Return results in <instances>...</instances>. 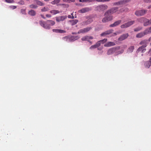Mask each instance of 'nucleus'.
<instances>
[{
    "label": "nucleus",
    "mask_w": 151,
    "mask_h": 151,
    "mask_svg": "<svg viewBox=\"0 0 151 151\" xmlns=\"http://www.w3.org/2000/svg\"><path fill=\"white\" fill-rule=\"evenodd\" d=\"M120 48V46L111 48L108 50L107 54L108 55H111L114 54V55L116 56L124 52V50L123 49L119 50Z\"/></svg>",
    "instance_id": "obj_1"
},
{
    "label": "nucleus",
    "mask_w": 151,
    "mask_h": 151,
    "mask_svg": "<svg viewBox=\"0 0 151 151\" xmlns=\"http://www.w3.org/2000/svg\"><path fill=\"white\" fill-rule=\"evenodd\" d=\"M107 11L104 14V17L102 20L103 23L109 21H111L113 19V16L110 14L109 13L106 14Z\"/></svg>",
    "instance_id": "obj_2"
},
{
    "label": "nucleus",
    "mask_w": 151,
    "mask_h": 151,
    "mask_svg": "<svg viewBox=\"0 0 151 151\" xmlns=\"http://www.w3.org/2000/svg\"><path fill=\"white\" fill-rule=\"evenodd\" d=\"M108 8V6L106 4L99 5L95 7V10L99 12H103Z\"/></svg>",
    "instance_id": "obj_3"
},
{
    "label": "nucleus",
    "mask_w": 151,
    "mask_h": 151,
    "mask_svg": "<svg viewBox=\"0 0 151 151\" xmlns=\"http://www.w3.org/2000/svg\"><path fill=\"white\" fill-rule=\"evenodd\" d=\"M137 20L138 22L143 23L144 26H147L149 25V19L146 18L141 17L138 18Z\"/></svg>",
    "instance_id": "obj_4"
},
{
    "label": "nucleus",
    "mask_w": 151,
    "mask_h": 151,
    "mask_svg": "<svg viewBox=\"0 0 151 151\" xmlns=\"http://www.w3.org/2000/svg\"><path fill=\"white\" fill-rule=\"evenodd\" d=\"M114 30L113 29H111L109 30H108L102 33L101 34V36H105L107 35H109L111 34L110 36L111 37L114 36L116 35L117 34L116 33H112Z\"/></svg>",
    "instance_id": "obj_5"
},
{
    "label": "nucleus",
    "mask_w": 151,
    "mask_h": 151,
    "mask_svg": "<svg viewBox=\"0 0 151 151\" xmlns=\"http://www.w3.org/2000/svg\"><path fill=\"white\" fill-rule=\"evenodd\" d=\"M135 22V21H129L127 23H125L121 26V28L122 29L126 28L129 27L130 26L133 24Z\"/></svg>",
    "instance_id": "obj_6"
},
{
    "label": "nucleus",
    "mask_w": 151,
    "mask_h": 151,
    "mask_svg": "<svg viewBox=\"0 0 151 151\" xmlns=\"http://www.w3.org/2000/svg\"><path fill=\"white\" fill-rule=\"evenodd\" d=\"M39 23L41 26L46 29H49L50 28V25H49L48 23L47 24V21L45 22L44 21H40L39 22Z\"/></svg>",
    "instance_id": "obj_7"
},
{
    "label": "nucleus",
    "mask_w": 151,
    "mask_h": 151,
    "mask_svg": "<svg viewBox=\"0 0 151 151\" xmlns=\"http://www.w3.org/2000/svg\"><path fill=\"white\" fill-rule=\"evenodd\" d=\"M91 29H92V27H86L79 30L78 32V34L81 33H84L87 32Z\"/></svg>",
    "instance_id": "obj_8"
},
{
    "label": "nucleus",
    "mask_w": 151,
    "mask_h": 151,
    "mask_svg": "<svg viewBox=\"0 0 151 151\" xmlns=\"http://www.w3.org/2000/svg\"><path fill=\"white\" fill-rule=\"evenodd\" d=\"M147 10H141L136 11L135 14L137 16H142L146 13Z\"/></svg>",
    "instance_id": "obj_9"
},
{
    "label": "nucleus",
    "mask_w": 151,
    "mask_h": 151,
    "mask_svg": "<svg viewBox=\"0 0 151 151\" xmlns=\"http://www.w3.org/2000/svg\"><path fill=\"white\" fill-rule=\"evenodd\" d=\"M93 38V37L92 36L86 35L82 37L81 38V40L83 41H87L88 42H91L90 40H92Z\"/></svg>",
    "instance_id": "obj_10"
},
{
    "label": "nucleus",
    "mask_w": 151,
    "mask_h": 151,
    "mask_svg": "<svg viewBox=\"0 0 151 151\" xmlns=\"http://www.w3.org/2000/svg\"><path fill=\"white\" fill-rule=\"evenodd\" d=\"M118 9V8L117 7H114L111 8V9L108 10L107 11V13L106 14H107V13H109L110 14H112L113 13L116 12L117 10Z\"/></svg>",
    "instance_id": "obj_11"
},
{
    "label": "nucleus",
    "mask_w": 151,
    "mask_h": 151,
    "mask_svg": "<svg viewBox=\"0 0 151 151\" xmlns=\"http://www.w3.org/2000/svg\"><path fill=\"white\" fill-rule=\"evenodd\" d=\"M92 10L91 7H86L83 8L82 9L78 11V12L80 13H83L85 12H88Z\"/></svg>",
    "instance_id": "obj_12"
},
{
    "label": "nucleus",
    "mask_w": 151,
    "mask_h": 151,
    "mask_svg": "<svg viewBox=\"0 0 151 151\" xmlns=\"http://www.w3.org/2000/svg\"><path fill=\"white\" fill-rule=\"evenodd\" d=\"M67 18L66 16H60L55 17L56 21L58 22L63 21Z\"/></svg>",
    "instance_id": "obj_13"
},
{
    "label": "nucleus",
    "mask_w": 151,
    "mask_h": 151,
    "mask_svg": "<svg viewBox=\"0 0 151 151\" xmlns=\"http://www.w3.org/2000/svg\"><path fill=\"white\" fill-rule=\"evenodd\" d=\"M128 36L129 35L128 33L124 34L119 37L118 38V40L119 41H123L126 39L128 37Z\"/></svg>",
    "instance_id": "obj_14"
},
{
    "label": "nucleus",
    "mask_w": 151,
    "mask_h": 151,
    "mask_svg": "<svg viewBox=\"0 0 151 151\" xmlns=\"http://www.w3.org/2000/svg\"><path fill=\"white\" fill-rule=\"evenodd\" d=\"M121 22L122 21L121 20H119L116 21L113 24H110L109 25V27H114L116 26L119 25L121 23Z\"/></svg>",
    "instance_id": "obj_15"
},
{
    "label": "nucleus",
    "mask_w": 151,
    "mask_h": 151,
    "mask_svg": "<svg viewBox=\"0 0 151 151\" xmlns=\"http://www.w3.org/2000/svg\"><path fill=\"white\" fill-rule=\"evenodd\" d=\"M116 44L114 42H108L104 45V46L105 47H109L114 46Z\"/></svg>",
    "instance_id": "obj_16"
},
{
    "label": "nucleus",
    "mask_w": 151,
    "mask_h": 151,
    "mask_svg": "<svg viewBox=\"0 0 151 151\" xmlns=\"http://www.w3.org/2000/svg\"><path fill=\"white\" fill-rule=\"evenodd\" d=\"M145 47L142 46L139 47L137 50V52L138 53L139 52L141 51L142 53H144L146 50V49L145 48Z\"/></svg>",
    "instance_id": "obj_17"
},
{
    "label": "nucleus",
    "mask_w": 151,
    "mask_h": 151,
    "mask_svg": "<svg viewBox=\"0 0 151 151\" xmlns=\"http://www.w3.org/2000/svg\"><path fill=\"white\" fill-rule=\"evenodd\" d=\"M93 21L92 19H89L86 21L83 22L81 24L82 25H85L89 24L91 23Z\"/></svg>",
    "instance_id": "obj_18"
},
{
    "label": "nucleus",
    "mask_w": 151,
    "mask_h": 151,
    "mask_svg": "<svg viewBox=\"0 0 151 151\" xmlns=\"http://www.w3.org/2000/svg\"><path fill=\"white\" fill-rule=\"evenodd\" d=\"M69 40L70 42H72L76 40L79 38V37L78 36H69Z\"/></svg>",
    "instance_id": "obj_19"
},
{
    "label": "nucleus",
    "mask_w": 151,
    "mask_h": 151,
    "mask_svg": "<svg viewBox=\"0 0 151 151\" xmlns=\"http://www.w3.org/2000/svg\"><path fill=\"white\" fill-rule=\"evenodd\" d=\"M147 40H144L141 41L139 43V45H142L143 47H146L147 46Z\"/></svg>",
    "instance_id": "obj_20"
},
{
    "label": "nucleus",
    "mask_w": 151,
    "mask_h": 151,
    "mask_svg": "<svg viewBox=\"0 0 151 151\" xmlns=\"http://www.w3.org/2000/svg\"><path fill=\"white\" fill-rule=\"evenodd\" d=\"M144 32L145 35L151 33V26L149 28L146 29Z\"/></svg>",
    "instance_id": "obj_21"
},
{
    "label": "nucleus",
    "mask_w": 151,
    "mask_h": 151,
    "mask_svg": "<svg viewBox=\"0 0 151 151\" xmlns=\"http://www.w3.org/2000/svg\"><path fill=\"white\" fill-rule=\"evenodd\" d=\"M52 31L53 32L57 33H65L66 32L65 30L60 29H53Z\"/></svg>",
    "instance_id": "obj_22"
},
{
    "label": "nucleus",
    "mask_w": 151,
    "mask_h": 151,
    "mask_svg": "<svg viewBox=\"0 0 151 151\" xmlns=\"http://www.w3.org/2000/svg\"><path fill=\"white\" fill-rule=\"evenodd\" d=\"M145 35L144 33V31L143 32H141L139 33H138L136 35V37L137 38H141Z\"/></svg>",
    "instance_id": "obj_23"
},
{
    "label": "nucleus",
    "mask_w": 151,
    "mask_h": 151,
    "mask_svg": "<svg viewBox=\"0 0 151 151\" xmlns=\"http://www.w3.org/2000/svg\"><path fill=\"white\" fill-rule=\"evenodd\" d=\"M78 22V20L77 19L70 20L69 22L71 25H73L76 24Z\"/></svg>",
    "instance_id": "obj_24"
},
{
    "label": "nucleus",
    "mask_w": 151,
    "mask_h": 151,
    "mask_svg": "<svg viewBox=\"0 0 151 151\" xmlns=\"http://www.w3.org/2000/svg\"><path fill=\"white\" fill-rule=\"evenodd\" d=\"M50 13L52 15H55L59 13L60 12L59 11L56 10H52L50 11Z\"/></svg>",
    "instance_id": "obj_25"
},
{
    "label": "nucleus",
    "mask_w": 151,
    "mask_h": 151,
    "mask_svg": "<svg viewBox=\"0 0 151 151\" xmlns=\"http://www.w3.org/2000/svg\"><path fill=\"white\" fill-rule=\"evenodd\" d=\"M34 2L35 4L40 6H44V3L38 0H35Z\"/></svg>",
    "instance_id": "obj_26"
},
{
    "label": "nucleus",
    "mask_w": 151,
    "mask_h": 151,
    "mask_svg": "<svg viewBox=\"0 0 151 151\" xmlns=\"http://www.w3.org/2000/svg\"><path fill=\"white\" fill-rule=\"evenodd\" d=\"M28 13L29 15L32 16H34L36 14V12L32 10H31L29 11Z\"/></svg>",
    "instance_id": "obj_27"
},
{
    "label": "nucleus",
    "mask_w": 151,
    "mask_h": 151,
    "mask_svg": "<svg viewBox=\"0 0 151 151\" xmlns=\"http://www.w3.org/2000/svg\"><path fill=\"white\" fill-rule=\"evenodd\" d=\"M145 65L146 68H149L151 66V62L150 61H147L145 63Z\"/></svg>",
    "instance_id": "obj_28"
},
{
    "label": "nucleus",
    "mask_w": 151,
    "mask_h": 151,
    "mask_svg": "<svg viewBox=\"0 0 151 151\" xmlns=\"http://www.w3.org/2000/svg\"><path fill=\"white\" fill-rule=\"evenodd\" d=\"M47 24L48 23V24L50 25V26H53L55 24V22L54 21L51 20H47Z\"/></svg>",
    "instance_id": "obj_29"
},
{
    "label": "nucleus",
    "mask_w": 151,
    "mask_h": 151,
    "mask_svg": "<svg viewBox=\"0 0 151 151\" xmlns=\"http://www.w3.org/2000/svg\"><path fill=\"white\" fill-rule=\"evenodd\" d=\"M62 39L64 41L68 42H70L69 36H66L63 37L62 38Z\"/></svg>",
    "instance_id": "obj_30"
},
{
    "label": "nucleus",
    "mask_w": 151,
    "mask_h": 151,
    "mask_svg": "<svg viewBox=\"0 0 151 151\" xmlns=\"http://www.w3.org/2000/svg\"><path fill=\"white\" fill-rule=\"evenodd\" d=\"M96 0H79L80 2H90L95 1Z\"/></svg>",
    "instance_id": "obj_31"
},
{
    "label": "nucleus",
    "mask_w": 151,
    "mask_h": 151,
    "mask_svg": "<svg viewBox=\"0 0 151 151\" xmlns=\"http://www.w3.org/2000/svg\"><path fill=\"white\" fill-rule=\"evenodd\" d=\"M60 0H54L51 2V3L52 4H57L59 3Z\"/></svg>",
    "instance_id": "obj_32"
},
{
    "label": "nucleus",
    "mask_w": 151,
    "mask_h": 151,
    "mask_svg": "<svg viewBox=\"0 0 151 151\" xmlns=\"http://www.w3.org/2000/svg\"><path fill=\"white\" fill-rule=\"evenodd\" d=\"M134 49V46H131L128 49V51L130 52H132Z\"/></svg>",
    "instance_id": "obj_33"
},
{
    "label": "nucleus",
    "mask_w": 151,
    "mask_h": 151,
    "mask_svg": "<svg viewBox=\"0 0 151 151\" xmlns=\"http://www.w3.org/2000/svg\"><path fill=\"white\" fill-rule=\"evenodd\" d=\"M142 29V27H138L134 29V31L135 32H138L141 30Z\"/></svg>",
    "instance_id": "obj_34"
},
{
    "label": "nucleus",
    "mask_w": 151,
    "mask_h": 151,
    "mask_svg": "<svg viewBox=\"0 0 151 151\" xmlns=\"http://www.w3.org/2000/svg\"><path fill=\"white\" fill-rule=\"evenodd\" d=\"M107 39H103L102 40H99V41L100 42L101 44H103L105 43L106 42H107Z\"/></svg>",
    "instance_id": "obj_35"
},
{
    "label": "nucleus",
    "mask_w": 151,
    "mask_h": 151,
    "mask_svg": "<svg viewBox=\"0 0 151 151\" xmlns=\"http://www.w3.org/2000/svg\"><path fill=\"white\" fill-rule=\"evenodd\" d=\"M29 7L31 8L32 9H36L38 7L37 5L33 4L30 5L29 6Z\"/></svg>",
    "instance_id": "obj_36"
},
{
    "label": "nucleus",
    "mask_w": 151,
    "mask_h": 151,
    "mask_svg": "<svg viewBox=\"0 0 151 151\" xmlns=\"http://www.w3.org/2000/svg\"><path fill=\"white\" fill-rule=\"evenodd\" d=\"M20 1L18 2L17 4L20 5H23L24 4V0H19Z\"/></svg>",
    "instance_id": "obj_37"
},
{
    "label": "nucleus",
    "mask_w": 151,
    "mask_h": 151,
    "mask_svg": "<svg viewBox=\"0 0 151 151\" xmlns=\"http://www.w3.org/2000/svg\"><path fill=\"white\" fill-rule=\"evenodd\" d=\"M49 10V9L47 7H44L41 9V10L42 12H44L48 11Z\"/></svg>",
    "instance_id": "obj_38"
},
{
    "label": "nucleus",
    "mask_w": 151,
    "mask_h": 151,
    "mask_svg": "<svg viewBox=\"0 0 151 151\" xmlns=\"http://www.w3.org/2000/svg\"><path fill=\"white\" fill-rule=\"evenodd\" d=\"M64 2L70 3L71 2H74L75 1V0H63Z\"/></svg>",
    "instance_id": "obj_39"
},
{
    "label": "nucleus",
    "mask_w": 151,
    "mask_h": 151,
    "mask_svg": "<svg viewBox=\"0 0 151 151\" xmlns=\"http://www.w3.org/2000/svg\"><path fill=\"white\" fill-rule=\"evenodd\" d=\"M5 1L7 3H12L14 2V0H5Z\"/></svg>",
    "instance_id": "obj_40"
},
{
    "label": "nucleus",
    "mask_w": 151,
    "mask_h": 151,
    "mask_svg": "<svg viewBox=\"0 0 151 151\" xmlns=\"http://www.w3.org/2000/svg\"><path fill=\"white\" fill-rule=\"evenodd\" d=\"M110 0H96L95 1L98 2H108Z\"/></svg>",
    "instance_id": "obj_41"
},
{
    "label": "nucleus",
    "mask_w": 151,
    "mask_h": 151,
    "mask_svg": "<svg viewBox=\"0 0 151 151\" xmlns=\"http://www.w3.org/2000/svg\"><path fill=\"white\" fill-rule=\"evenodd\" d=\"M128 10H129V9L128 8H124L123 9H121L120 11L121 12H125L127 11Z\"/></svg>",
    "instance_id": "obj_42"
},
{
    "label": "nucleus",
    "mask_w": 151,
    "mask_h": 151,
    "mask_svg": "<svg viewBox=\"0 0 151 151\" xmlns=\"http://www.w3.org/2000/svg\"><path fill=\"white\" fill-rule=\"evenodd\" d=\"M21 13L23 14H26V11L25 9H22L21 10Z\"/></svg>",
    "instance_id": "obj_43"
},
{
    "label": "nucleus",
    "mask_w": 151,
    "mask_h": 151,
    "mask_svg": "<svg viewBox=\"0 0 151 151\" xmlns=\"http://www.w3.org/2000/svg\"><path fill=\"white\" fill-rule=\"evenodd\" d=\"M96 48H97V47H96V45L95 44L94 45H92L89 48H90V49L92 50V49H93Z\"/></svg>",
    "instance_id": "obj_44"
},
{
    "label": "nucleus",
    "mask_w": 151,
    "mask_h": 151,
    "mask_svg": "<svg viewBox=\"0 0 151 151\" xmlns=\"http://www.w3.org/2000/svg\"><path fill=\"white\" fill-rule=\"evenodd\" d=\"M96 45L97 47H98L101 45V44L100 42L99 41L96 43Z\"/></svg>",
    "instance_id": "obj_45"
},
{
    "label": "nucleus",
    "mask_w": 151,
    "mask_h": 151,
    "mask_svg": "<svg viewBox=\"0 0 151 151\" xmlns=\"http://www.w3.org/2000/svg\"><path fill=\"white\" fill-rule=\"evenodd\" d=\"M10 9H16L17 8V6H11L9 7Z\"/></svg>",
    "instance_id": "obj_46"
},
{
    "label": "nucleus",
    "mask_w": 151,
    "mask_h": 151,
    "mask_svg": "<svg viewBox=\"0 0 151 151\" xmlns=\"http://www.w3.org/2000/svg\"><path fill=\"white\" fill-rule=\"evenodd\" d=\"M121 3H122V2H118V3H115L114 4V5H119V4H121Z\"/></svg>",
    "instance_id": "obj_47"
},
{
    "label": "nucleus",
    "mask_w": 151,
    "mask_h": 151,
    "mask_svg": "<svg viewBox=\"0 0 151 151\" xmlns=\"http://www.w3.org/2000/svg\"><path fill=\"white\" fill-rule=\"evenodd\" d=\"M127 47V46L126 45H124L122 46V48H126Z\"/></svg>",
    "instance_id": "obj_48"
},
{
    "label": "nucleus",
    "mask_w": 151,
    "mask_h": 151,
    "mask_svg": "<svg viewBox=\"0 0 151 151\" xmlns=\"http://www.w3.org/2000/svg\"><path fill=\"white\" fill-rule=\"evenodd\" d=\"M46 16L47 17H51V15L49 14H47L46 15Z\"/></svg>",
    "instance_id": "obj_49"
},
{
    "label": "nucleus",
    "mask_w": 151,
    "mask_h": 151,
    "mask_svg": "<svg viewBox=\"0 0 151 151\" xmlns=\"http://www.w3.org/2000/svg\"><path fill=\"white\" fill-rule=\"evenodd\" d=\"M148 41L150 42V46H151V37L149 38Z\"/></svg>",
    "instance_id": "obj_50"
},
{
    "label": "nucleus",
    "mask_w": 151,
    "mask_h": 151,
    "mask_svg": "<svg viewBox=\"0 0 151 151\" xmlns=\"http://www.w3.org/2000/svg\"><path fill=\"white\" fill-rule=\"evenodd\" d=\"M148 54H149L150 55H151V48L150 49L148 52Z\"/></svg>",
    "instance_id": "obj_51"
},
{
    "label": "nucleus",
    "mask_w": 151,
    "mask_h": 151,
    "mask_svg": "<svg viewBox=\"0 0 151 151\" xmlns=\"http://www.w3.org/2000/svg\"><path fill=\"white\" fill-rule=\"evenodd\" d=\"M62 5H65V6H66V7H68V4H62Z\"/></svg>",
    "instance_id": "obj_52"
},
{
    "label": "nucleus",
    "mask_w": 151,
    "mask_h": 151,
    "mask_svg": "<svg viewBox=\"0 0 151 151\" xmlns=\"http://www.w3.org/2000/svg\"><path fill=\"white\" fill-rule=\"evenodd\" d=\"M145 1L147 2H151V0H145Z\"/></svg>",
    "instance_id": "obj_53"
},
{
    "label": "nucleus",
    "mask_w": 151,
    "mask_h": 151,
    "mask_svg": "<svg viewBox=\"0 0 151 151\" xmlns=\"http://www.w3.org/2000/svg\"><path fill=\"white\" fill-rule=\"evenodd\" d=\"M78 34V32H72V34L73 35H76Z\"/></svg>",
    "instance_id": "obj_54"
},
{
    "label": "nucleus",
    "mask_w": 151,
    "mask_h": 151,
    "mask_svg": "<svg viewBox=\"0 0 151 151\" xmlns=\"http://www.w3.org/2000/svg\"><path fill=\"white\" fill-rule=\"evenodd\" d=\"M149 25L151 24V19H149Z\"/></svg>",
    "instance_id": "obj_55"
},
{
    "label": "nucleus",
    "mask_w": 151,
    "mask_h": 151,
    "mask_svg": "<svg viewBox=\"0 0 151 151\" xmlns=\"http://www.w3.org/2000/svg\"><path fill=\"white\" fill-rule=\"evenodd\" d=\"M41 17H42L44 19H45V18L44 17V16L43 15H41Z\"/></svg>",
    "instance_id": "obj_56"
},
{
    "label": "nucleus",
    "mask_w": 151,
    "mask_h": 151,
    "mask_svg": "<svg viewBox=\"0 0 151 151\" xmlns=\"http://www.w3.org/2000/svg\"><path fill=\"white\" fill-rule=\"evenodd\" d=\"M71 16L70 15H68V18H71Z\"/></svg>",
    "instance_id": "obj_57"
},
{
    "label": "nucleus",
    "mask_w": 151,
    "mask_h": 151,
    "mask_svg": "<svg viewBox=\"0 0 151 151\" xmlns=\"http://www.w3.org/2000/svg\"><path fill=\"white\" fill-rule=\"evenodd\" d=\"M71 18L72 19H73L74 18V17L73 16V15H72V16L71 17Z\"/></svg>",
    "instance_id": "obj_58"
},
{
    "label": "nucleus",
    "mask_w": 151,
    "mask_h": 151,
    "mask_svg": "<svg viewBox=\"0 0 151 151\" xmlns=\"http://www.w3.org/2000/svg\"><path fill=\"white\" fill-rule=\"evenodd\" d=\"M44 0L46 1H49V0Z\"/></svg>",
    "instance_id": "obj_59"
},
{
    "label": "nucleus",
    "mask_w": 151,
    "mask_h": 151,
    "mask_svg": "<svg viewBox=\"0 0 151 151\" xmlns=\"http://www.w3.org/2000/svg\"><path fill=\"white\" fill-rule=\"evenodd\" d=\"M91 44H92V43L91 42H91H89Z\"/></svg>",
    "instance_id": "obj_60"
}]
</instances>
